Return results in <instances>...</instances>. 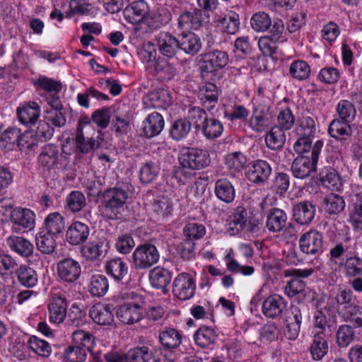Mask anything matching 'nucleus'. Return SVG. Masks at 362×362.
<instances>
[{"mask_svg": "<svg viewBox=\"0 0 362 362\" xmlns=\"http://www.w3.org/2000/svg\"><path fill=\"white\" fill-rule=\"evenodd\" d=\"M332 260L341 259L339 266L347 276H362V259L357 252V243L350 237L336 244L329 251Z\"/></svg>", "mask_w": 362, "mask_h": 362, "instance_id": "1", "label": "nucleus"}, {"mask_svg": "<svg viewBox=\"0 0 362 362\" xmlns=\"http://www.w3.org/2000/svg\"><path fill=\"white\" fill-rule=\"evenodd\" d=\"M129 194V186L127 184L105 189L100 194L99 211L101 215L110 220L120 219L125 210Z\"/></svg>", "mask_w": 362, "mask_h": 362, "instance_id": "2", "label": "nucleus"}, {"mask_svg": "<svg viewBox=\"0 0 362 362\" xmlns=\"http://www.w3.org/2000/svg\"><path fill=\"white\" fill-rule=\"evenodd\" d=\"M178 160L181 168L176 171L174 177L185 173V169L197 170L203 169L211 163V158L208 151L198 148L187 147L184 148L180 153Z\"/></svg>", "mask_w": 362, "mask_h": 362, "instance_id": "3", "label": "nucleus"}, {"mask_svg": "<svg viewBox=\"0 0 362 362\" xmlns=\"http://www.w3.org/2000/svg\"><path fill=\"white\" fill-rule=\"evenodd\" d=\"M199 57V69L203 78L209 77L210 74H216L226 67L229 62L228 53L217 49L206 52Z\"/></svg>", "mask_w": 362, "mask_h": 362, "instance_id": "4", "label": "nucleus"}, {"mask_svg": "<svg viewBox=\"0 0 362 362\" xmlns=\"http://www.w3.org/2000/svg\"><path fill=\"white\" fill-rule=\"evenodd\" d=\"M323 144L322 141H317L313 146L310 157L299 156L294 159L291 165V172L295 177L305 179L316 170V165Z\"/></svg>", "mask_w": 362, "mask_h": 362, "instance_id": "5", "label": "nucleus"}, {"mask_svg": "<svg viewBox=\"0 0 362 362\" xmlns=\"http://www.w3.org/2000/svg\"><path fill=\"white\" fill-rule=\"evenodd\" d=\"M273 109L265 104H258L252 109L248 124L256 133H262L273 127L275 120Z\"/></svg>", "mask_w": 362, "mask_h": 362, "instance_id": "6", "label": "nucleus"}, {"mask_svg": "<svg viewBox=\"0 0 362 362\" xmlns=\"http://www.w3.org/2000/svg\"><path fill=\"white\" fill-rule=\"evenodd\" d=\"M160 258L157 247L150 243L138 246L132 256V267L136 270H146L156 264Z\"/></svg>", "mask_w": 362, "mask_h": 362, "instance_id": "7", "label": "nucleus"}, {"mask_svg": "<svg viewBox=\"0 0 362 362\" xmlns=\"http://www.w3.org/2000/svg\"><path fill=\"white\" fill-rule=\"evenodd\" d=\"M204 20L203 11L199 8L183 11L177 18V29L186 33L198 30L203 26Z\"/></svg>", "mask_w": 362, "mask_h": 362, "instance_id": "8", "label": "nucleus"}, {"mask_svg": "<svg viewBox=\"0 0 362 362\" xmlns=\"http://www.w3.org/2000/svg\"><path fill=\"white\" fill-rule=\"evenodd\" d=\"M196 284L194 279L188 273L179 274L173 283V293L181 300H189L194 295Z\"/></svg>", "mask_w": 362, "mask_h": 362, "instance_id": "9", "label": "nucleus"}, {"mask_svg": "<svg viewBox=\"0 0 362 362\" xmlns=\"http://www.w3.org/2000/svg\"><path fill=\"white\" fill-rule=\"evenodd\" d=\"M270 164L264 160H256L249 163L245 172V177L255 185H264L272 174Z\"/></svg>", "mask_w": 362, "mask_h": 362, "instance_id": "10", "label": "nucleus"}, {"mask_svg": "<svg viewBox=\"0 0 362 362\" xmlns=\"http://www.w3.org/2000/svg\"><path fill=\"white\" fill-rule=\"evenodd\" d=\"M323 243L322 233L315 229H310L303 233L298 241L300 251L306 255L322 253Z\"/></svg>", "mask_w": 362, "mask_h": 362, "instance_id": "11", "label": "nucleus"}, {"mask_svg": "<svg viewBox=\"0 0 362 362\" xmlns=\"http://www.w3.org/2000/svg\"><path fill=\"white\" fill-rule=\"evenodd\" d=\"M313 273V269H292L286 271V275L293 276L288 281L284 288V292L289 298L303 292L305 287V282L300 278H307Z\"/></svg>", "mask_w": 362, "mask_h": 362, "instance_id": "12", "label": "nucleus"}, {"mask_svg": "<svg viewBox=\"0 0 362 362\" xmlns=\"http://www.w3.org/2000/svg\"><path fill=\"white\" fill-rule=\"evenodd\" d=\"M148 13V4L144 0L134 1L123 10L124 19L132 24L145 23Z\"/></svg>", "mask_w": 362, "mask_h": 362, "instance_id": "13", "label": "nucleus"}, {"mask_svg": "<svg viewBox=\"0 0 362 362\" xmlns=\"http://www.w3.org/2000/svg\"><path fill=\"white\" fill-rule=\"evenodd\" d=\"M67 307L68 301L64 295H53L48 304L49 322L54 324L62 322L66 315Z\"/></svg>", "mask_w": 362, "mask_h": 362, "instance_id": "14", "label": "nucleus"}, {"mask_svg": "<svg viewBox=\"0 0 362 362\" xmlns=\"http://www.w3.org/2000/svg\"><path fill=\"white\" fill-rule=\"evenodd\" d=\"M12 230L16 233L31 230L35 226V214L28 209L16 208L11 220Z\"/></svg>", "mask_w": 362, "mask_h": 362, "instance_id": "15", "label": "nucleus"}, {"mask_svg": "<svg viewBox=\"0 0 362 362\" xmlns=\"http://www.w3.org/2000/svg\"><path fill=\"white\" fill-rule=\"evenodd\" d=\"M57 272L61 279L73 283L79 278L81 268L77 261L71 258H65L57 264Z\"/></svg>", "mask_w": 362, "mask_h": 362, "instance_id": "16", "label": "nucleus"}, {"mask_svg": "<svg viewBox=\"0 0 362 362\" xmlns=\"http://www.w3.org/2000/svg\"><path fill=\"white\" fill-rule=\"evenodd\" d=\"M247 211L242 206H237L227 218L228 231L231 235H235L242 232L247 223Z\"/></svg>", "mask_w": 362, "mask_h": 362, "instance_id": "17", "label": "nucleus"}, {"mask_svg": "<svg viewBox=\"0 0 362 362\" xmlns=\"http://www.w3.org/2000/svg\"><path fill=\"white\" fill-rule=\"evenodd\" d=\"M302 322V313L297 306H292L289 314L286 317L284 334L289 340H295L300 332Z\"/></svg>", "mask_w": 362, "mask_h": 362, "instance_id": "18", "label": "nucleus"}, {"mask_svg": "<svg viewBox=\"0 0 362 362\" xmlns=\"http://www.w3.org/2000/svg\"><path fill=\"white\" fill-rule=\"evenodd\" d=\"M142 308L137 303L129 302L120 305L117 310V317L124 324H134L142 318Z\"/></svg>", "mask_w": 362, "mask_h": 362, "instance_id": "19", "label": "nucleus"}, {"mask_svg": "<svg viewBox=\"0 0 362 362\" xmlns=\"http://www.w3.org/2000/svg\"><path fill=\"white\" fill-rule=\"evenodd\" d=\"M177 37L180 50L187 54L194 56L202 47L200 37L194 33L181 32Z\"/></svg>", "mask_w": 362, "mask_h": 362, "instance_id": "20", "label": "nucleus"}, {"mask_svg": "<svg viewBox=\"0 0 362 362\" xmlns=\"http://www.w3.org/2000/svg\"><path fill=\"white\" fill-rule=\"evenodd\" d=\"M156 40L160 53L165 57L173 58L180 50L178 37L168 33H159Z\"/></svg>", "mask_w": 362, "mask_h": 362, "instance_id": "21", "label": "nucleus"}, {"mask_svg": "<svg viewBox=\"0 0 362 362\" xmlns=\"http://www.w3.org/2000/svg\"><path fill=\"white\" fill-rule=\"evenodd\" d=\"M293 219L300 225L309 224L315 215V206L310 201H303L293 206Z\"/></svg>", "mask_w": 362, "mask_h": 362, "instance_id": "22", "label": "nucleus"}, {"mask_svg": "<svg viewBox=\"0 0 362 362\" xmlns=\"http://www.w3.org/2000/svg\"><path fill=\"white\" fill-rule=\"evenodd\" d=\"M90 234L88 225L80 221L72 223L66 233L67 242L72 245H79L86 242Z\"/></svg>", "mask_w": 362, "mask_h": 362, "instance_id": "23", "label": "nucleus"}, {"mask_svg": "<svg viewBox=\"0 0 362 362\" xmlns=\"http://www.w3.org/2000/svg\"><path fill=\"white\" fill-rule=\"evenodd\" d=\"M113 311V305L98 303L90 308L89 315L98 325H110L114 321Z\"/></svg>", "mask_w": 362, "mask_h": 362, "instance_id": "24", "label": "nucleus"}, {"mask_svg": "<svg viewBox=\"0 0 362 362\" xmlns=\"http://www.w3.org/2000/svg\"><path fill=\"white\" fill-rule=\"evenodd\" d=\"M286 307V303L282 297L279 295H272L263 301L262 311L267 317L276 318L281 315Z\"/></svg>", "mask_w": 362, "mask_h": 362, "instance_id": "25", "label": "nucleus"}, {"mask_svg": "<svg viewBox=\"0 0 362 362\" xmlns=\"http://www.w3.org/2000/svg\"><path fill=\"white\" fill-rule=\"evenodd\" d=\"M173 278V273L168 269L162 267H156L149 272L148 279L151 285L163 292L168 291L166 287L170 284Z\"/></svg>", "mask_w": 362, "mask_h": 362, "instance_id": "26", "label": "nucleus"}, {"mask_svg": "<svg viewBox=\"0 0 362 362\" xmlns=\"http://www.w3.org/2000/svg\"><path fill=\"white\" fill-rule=\"evenodd\" d=\"M105 247V240L103 238L90 241L81 246V255L86 260L95 261L103 256L107 250Z\"/></svg>", "mask_w": 362, "mask_h": 362, "instance_id": "27", "label": "nucleus"}, {"mask_svg": "<svg viewBox=\"0 0 362 362\" xmlns=\"http://www.w3.org/2000/svg\"><path fill=\"white\" fill-rule=\"evenodd\" d=\"M16 113L19 121L23 124L33 125L39 118L40 110L36 103L30 102L18 107Z\"/></svg>", "mask_w": 362, "mask_h": 362, "instance_id": "28", "label": "nucleus"}, {"mask_svg": "<svg viewBox=\"0 0 362 362\" xmlns=\"http://www.w3.org/2000/svg\"><path fill=\"white\" fill-rule=\"evenodd\" d=\"M105 268L106 273L117 282L123 281L127 277L129 271L127 263L120 257H115L108 260Z\"/></svg>", "mask_w": 362, "mask_h": 362, "instance_id": "29", "label": "nucleus"}, {"mask_svg": "<svg viewBox=\"0 0 362 362\" xmlns=\"http://www.w3.org/2000/svg\"><path fill=\"white\" fill-rule=\"evenodd\" d=\"M153 358V352L148 346H137L121 356L117 362H148Z\"/></svg>", "mask_w": 362, "mask_h": 362, "instance_id": "30", "label": "nucleus"}, {"mask_svg": "<svg viewBox=\"0 0 362 362\" xmlns=\"http://www.w3.org/2000/svg\"><path fill=\"white\" fill-rule=\"evenodd\" d=\"M287 215L278 208H272L267 212L266 226L269 231L280 232L286 226Z\"/></svg>", "mask_w": 362, "mask_h": 362, "instance_id": "31", "label": "nucleus"}, {"mask_svg": "<svg viewBox=\"0 0 362 362\" xmlns=\"http://www.w3.org/2000/svg\"><path fill=\"white\" fill-rule=\"evenodd\" d=\"M165 122L162 115L156 112L150 114L143 122V132L148 138L160 134Z\"/></svg>", "mask_w": 362, "mask_h": 362, "instance_id": "32", "label": "nucleus"}, {"mask_svg": "<svg viewBox=\"0 0 362 362\" xmlns=\"http://www.w3.org/2000/svg\"><path fill=\"white\" fill-rule=\"evenodd\" d=\"M9 248L23 257L31 256L34 251L33 245L27 239L18 236H10L6 239Z\"/></svg>", "mask_w": 362, "mask_h": 362, "instance_id": "33", "label": "nucleus"}, {"mask_svg": "<svg viewBox=\"0 0 362 362\" xmlns=\"http://www.w3.org/2000/svg\"><path fill=\"white\" fill-rule=\"evenodd\" d=\"M182 335L174 328H165L159 333V341L165 350L177 349L182 343Z\"/></svg>", "mask_w": 362, "mask_h": 362, "instance_id": "34", "label": "nucleus"}, {"mask_svg": "<svg viewBox=\"0 0 362 362\" xmlns=\"http://www.w3.org/2000/svg\"><path fill=\"white\" fill-rule=\"evenodd\" d=\"M108 289L109 281L105 275L95 274L90 276L88 290L93 296L103 297L107 293Z\"/></svg>", "mask_w": 362, "mask_h": 362, "instance_id": "35", "label": "nucleus"}, {"mask_svg": "<svg viewBox=\"0 0 362 362\" xmlns=\"http://www.w3.org/2000/svg\"><path fill=\"white\" fill-rule=\"evenodd\" d=\"M58 147L54 144L45 146L38 156V163L45 170L54 168L58 160Z\"/></svg>", "mask_w": 362, "mask_h": 362, "instance_id": "36", "label": "nucleus"}, {"mask_svg": "<svg viewBox=\"0 0 362 362\" xmlns=\"http://www.w3.org/2000/svg\"><path fill=\"white\" fill-rule=\"evenodd\" d=\"M328 343L322 333H314L313 339L309 346V351L312 358L315 361H321L328 352Z\"/></svg>", "mask_w": 362, "mask_h": 362, "instance_id": "37", "label": "nucleus"}, {"mask_svg": "<svg viewBox=\"0 0 362 362\" xmlns=\"http://www.w3.org/2000/svg\"><path fill=\"white\" fill-rule=\"evenodd\" d=\"M153 71L154 75L161 81H170L176 74V69L173 64L162 57L156 59Z\"/></svg>", "mask_w": 362, "mask_h": 362, "instance_id": "38", "label": "nucleus"}, {"mask_svg": "<svg viewBox=\"0 0 362 362\" xmlns=\"http://www.w3.org/2000/svg\"><path fill=\"white\" fill-rule=\"evenodd\" d=\"M150 102V106L156 109H166L172 103V97L165 89H158L151 92L145 103Z\"/></svg>", "mask_w": 362, "mask_h": 362, "instance_id": "39", "label": "nucleus"}, {"mask_svg": "<svg viewBox=\"0 0 362 362\" xmlns=\"http://www.w3.org/2000/svg\"><path fill=\"white\" fill-rule=\"evenodd\" d=\"M171 19V14L167 8H158L149 11L145 23L151 29H156L166 25Z\"/></svg>", "mask_w": 362, "mask_h": 362, "instance_id": "40", "label": "nucleus"}, {"mask_svg": "<svg viewBox=\"0 0 362 362\" xmlns=\"http://www.w3.org/2000/svg\"><path fill=\"white\" fill-rule=\"evenodd\" d=\"M199 98L202 105L211 110L218 102V90L217 86L212 83H206L199 90Z\"/></svg>", "mask_w": 362, "mask_h": 362, "instance_id": "41", "label": "nucleus"}, {"mask_svg": "<svg viewBox=\"0 0 362 362\" xmlns=\"http://www.w3.org/2000/svg\"><path fill=\"white\" fill-rule=\"evenodd\" d=\"M214 192L216 197L226 203L232 202L235 197L234 187L225 178L219 179L216 182Z\"/></svg>", "mask_w": 362, "mask_h": 362, "instance_id": "42", "label": "nucleus"}, {"mask_svg": "<svg viewBox=\"0 0 362 362\" xmlns=\"http://www.w3.org/2000/svg\"><path fill=\"white\" fill-rule=\"evenodd\" d=\"M65 228L64 217L58 212L49 214L44 221V228L42 230L47 232L54 236L60 234Z\"/></svg>", "mask_w": 362, "mask_h": 362, "instance_id": "43", "label": "nucleus"}, {"mask_svg": "<svg viewBox=\"0 0 362 362\" xmlns=\"http://www.w3.org/2000/svg\"><path fill=\"white\" fill-rule=\"evenodd\" d=\"M267 146L272 150H280L286 141L284 130L277 126H273L265 135Z\"/></svg>", "mask_w": 362, "mask_h": 362, "instance_id": "44", "label": "nucleus"}, {"mask_svg": "<svg viewBox=\"0 0 362 362\" xmlns=\"http://www.w3.org/2000/svg\"><path fill=\"white\" fill-rule=\"evenodd\" d=\"M18 282L27 288H33L38 281L37 272L28 265L22 264L16 270Z\"/></svg>", "mask_w": 362, "mask_h": 362, "instance_id": "45", "label": "nucleus"}, {"mask_svg": "<svg viewBox=\"0 0 362 362\" xmlns=\"http://www.w3.org/2000/svg\"><path fill=\"white\" fill-rule=\"evenodd\" d=\"M218 334L216 331L209 327H199L194 335L196 344L202 348H206L214 344L217 340Z\"/></svg>", "mask_w": 362, "mask_h": 362, "instance_id": "46", "label": "nucleus"}, {"mask_svg": "<svg viewBox=\"0 0 362 362\" xmlns=\"http://www.w3.org/2000/svg\"><path fill=\"white\" fill-rule=\"evenodd\" d=\"M350 123L339 118L334 119L329 124L328 132L333 138L346 139L351 134Z\"/></svg>", "mask_w": 362, "mask_h": 362, "instance_id": "47", "label": "nucleus"}, {"mask_svg": "<svg viewBox=\"0 0 362 362\" xmlns=\"http://www.w3.org/2000/svg\"><path fill=\"white\" fill-rule=\"evenodd\" d=\"M54 235L45 232L40 231L35 236V243L37 248L43 254L49 255L54 252L56 247V241Z\"/></svg>", "mask_w": 362, "mask_h": 362, "instance_id": "48", "label": "nucleus"}, {"mask_svg": "<svg viewBox=\"0 0 362 362\" xmlns=\"http://www.w3.org/2000/svg\"><path fill=\"white\" fill-rule=\"evenodd\" d=\"M316 131V122L310 116L302 117L297 122L294 132L297 136L313 138Z\"/></svg>", "mask_w": 362, "mask_h": 362, "instance_id": "49", "label": "nucleus"}, {"mask_svg": "<svg viewBox=\"0 0 362 362\" xmlns=\"http://www.w3.org/2000/svg\"><path fill=\"white\" fill-rule=\"evenodd\" d=\"M191 126L188 120L184 118L173 122L170 129V134L175 141H181L186 138L191 131Z\"/></svg>", "mask_w": 362, "mask_h": 362, "instance_id": "50", "label": "nucleus"}, {"mask_svg": "<svg viewBox=\"0 0 362 362\" xmlns=\"http://www.w3.org/2000/svg\"><path fill=\"white\" fill-rule=\"evenodd\" d=\"M247 163L246 156L240 151L228 153L225 157V164L234 173L240 172Z\"/></svg>", "mask_w": 362, "mask_h": 362, "instance_id": "51", "label": "nucleus"}, {"mask_svg": "<svg viewBox=\"0 0 362 362\" xmlns=\"http://www.w3.org/2000/svg\"><path fill=\"white\" fill-rule=\"evenodd\" d=\"M336 112L339 118L346 122H352L356 115V107L349 100H339L336 107Z\"/></svg>", "mask_w": 362, "mask_h": 362, "instance_id": "52", "label": "nucleus"}, {"mask_svg": "<svg viewBox=\"0 0 362 362\" xmlns=\"http://www.w3.org/2000/svg\"><path fill=\"white\" fill-rule=\"evenodd\" d=\"M335 300L339 315L345 311L344 309L347 310L348 307L351 308L356 305L353 292L349 288H340L335 296Z\"/></svg>", "mask_w": 362, "mask_h": 362, "instance_id": "53", "label": "nucleus"}, {"mask_svg": "<svg viewBox=\"0 0 362 362\" xmlns=\"http://www.w3.org/2000/svg\"><path fill=\"white\" fill-rule=\"evenodd\" d=\"M201 129L206 138L214 139L222 134L223 126L218 119L208 117Z\"/></svg>", "mask_w": 362, "mask_h": 362, "instance_id": "54", "label": "nucleus"}, {"mask_svg": "<svg viewBox=\"0 0 362 362\" xmlns=\"http://www.w3.org/2000/svg\"><path fill=\"white\" fill-rule=\"evenodd\" d=\"M160 172L158 165L153 161L146 162L140 168L139 178L142 183L149 184L158 176Z\"/></svg>", "mask_w": 362, "mask_h": 362, "instance_id": "55", "label": "nucleus"}, {"mask_svg": "<svg viewBox=\"0 0 362 362\" xmlns=\"http://www.w3.org/2000/svg\"><path fill=\"white\" fill-rule=\"evenodd\" d=\"M310 74V66L305 61L296 60L290 65L289 74L296 80L302 81L307 79Z\"/></svg>", "mask_w": 362, "mask_h": 362, "instance_id": "56", "label": "nucleus"}, {"mask_svg": "<svg viewBox=\"0 0 362 362\" xmlns=\"http://www.w3.org/2000/svg\"><path fill=\"white\" fill-rule=\"evenodd\" d=\"M152 209L157 216V219L158 221L163 220L171 216L173 205L168 199L163 197L154 201Z\"/></svg>", "mask_w": 362, "mask_h": 362, "instance_id": "57", "label": "nucleus"}, {"mask_svg": "<svg viewBox=\"0 0 362 362\" xmlns=\"http://www.w3.org/2000/svg\"><path fill=\"white\" fill-rule=\"evenodd\" d=\"M345 207L343 198L337 194H331L325 199V209L330 215L340 214Z\"/></svg>", "mask_w": 362, "mask_h": 362, "instance_id": "58", "label": "nucleus"}, {"mask_svg": "<svg viewBox=\"0 0 362 362\" xmlns=\"http://www.w3.org/2000/svg\"><path fill=\"white\" fill-rule=\"evenodd\" d=\"M208 117L204 109L199 107H192L189 109L187 115L185 117L190 124L196 129H202Z\"/></svg>", "mask_w": 362, "mask_h": 362, "instance_id": "59", "label": "nucleus"}, {"mask_svg": "<svg viewBox=\"0 0 362 362\" xmlns=\"http://www.w3.org/2000/svg\"><path fill=\"white\" fill-rule=\"evenodd\" d=\"M272 23V19L269 16L263 11L253 14L250 20L252 29L257 32L267 30L271 27Z\"/></svg>", "mask_w": 362, "mask_h": 362, "instance_id": "60", "label": "nucleus"}, {"mask_svg": "<svg viewBox=\"0 0 362 362\" xmlns=\"http://www.w3.org/2000/svg\"><path fill=\"white\" fill-rule=\"evenodd\" d=\"M86 358V349L80 346H68L62 355L63 362H83Z\"/></svg>", "mask_w": 362, "mask_h": 362, "instance_id": "61", "label": "nucleus"}, {"mask_svg": "<svg viewBox=\"0 0 362 362\" xmlns=\"http://www.w3.org/2000/svg\"><path fill=\"white\" fill-rule=\"evenodd\" d=\"M66 204L71 211H80L86 204V197L82 192L73 191L66 197Z\"/></svg>", "mask_w": 362, "mask_h": 362, "instance_id": "62", "label": "nucleus"}, {"mask_svg": "<svg viewBox=\"0 0 362 362\" xmlns=\"http://www.w3.org/2000/svg\"><path fill=\"white\" fill-rule=\"evenodd\" d=\"M341 315L344 321L349 322L355 327H362V307L358 305L344 309Z\"/></svg>", "mask_w": 362, "mask_h": 362, "instance_id": "63", "label": "nucleus"}, {"mask_svg": "<svg viewBox=\"0 0 362 362\" xmlns=\"http://www.w3.org/2000/svg\"><path fill=\"white\" fill-rule=\"evenodd\" d=\"M319 180L322 185L329 189L334 188L339 181V176L337 171L332 168H325L319 174Z\"/></svg>", "mask_w": 362, "mask_h": 362, "instance_id": "64", "label": "nucleus"}]
</instances>
